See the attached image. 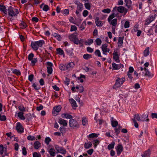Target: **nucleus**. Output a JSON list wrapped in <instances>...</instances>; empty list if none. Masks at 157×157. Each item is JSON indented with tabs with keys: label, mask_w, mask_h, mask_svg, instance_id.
<instances>
[{
	"label": "nucleus",
	"mask_w": 157,
	"mask_h": 157,
	"mask_svg": "<svg viewBox=\"0 0 157 157\" xmlns=\"http://www.w3.org/2000/svg\"><path fill=\"white\" fill-rule=\"evenodd\" d=\"M111 11V10L107 8L104 9L102 10V12L104 13H109Z\"/></svg>",
	"instance_id": "obj_63"
},
{
	"label": "nucleus",
	"mask_w": 157,
	"mask_h": 157,
	"mask_svg": "<svg viewBox=\"0 0 157 157\" xmlns=\"http://www.w3.org/2000/svg\"><path fill=\"white\" fill-rule=\"evenodd\" d=\"M114 130L116 133V135L118 136L120 132V130L121 128V126L120 125H118L117 127H114Z\"/></svg>",
	"instance_id": "obj_21"
},
{
	"label": "nucleus",
	"mask_w": 157,
	"mask_h": 157,
	"mask_svg": "<svg viewBox=\"0 0 157 157\" xmlns=\"http://www.w3.org/2000/svg\"><path fill=\"white\" fill-rule=\"evenodd\" d=\"M92 144L91 142L86 143L84 144V147L86 149H88L89 148L92 147Z\"/></svg>",
	"instance_id": "obj_40"
},
{
	"label": "nucleus",
	"mask_w": 157,
	"mask_h": 157,
	"mask_svg": "<svg viewBox=\"0 0 157 157\" xmlns=\"http://www.w3.org/2000/svg\"><path fill=\"white\" fill-rule=\"evenodd\" d=\"M133 122L134 123L135 127L137 128L138 127V124L136 121L137 120L138 121H141L140 116L138 114H135L134 115V118L132 119Z\"/></svg>",
	"instance_id": "obj_5"
},
{
	"label": "nucleus",
	"mask_w": 157,
	"mask_h": 157,
	"mask_svg": "<svg viewBox=\"0 0 157 157\" xmlns=\"http://www.w3.org/2000/svg\"><path fill=\"white\" fill-rule=\"evenodd\" d=\"M95 42L98 45L100 46L101 43V41L100 38H98L95 40Z\"/></svg>",
	"instance_id": "obj_47"
},
{
	"label": "nucleus",
	"mask_w": 157,
	"mask_h": 157,
	"mask_svg": "<svg viewBox=\"0 0 157 157\" xmlns=\"http://www.w3.org/2000/svg\"><path fill=\"white\" fill-rule=\"evenodd\" d=\"M149 48H147L144 51V56H147L149 54Z\"/></svg>",
	"instance_id": "obj_43"
},
{
	"label": "nucleus",
	"mask_w": 157,
	"mask_h": 157,
	"mask_svg": "<svg viewBox=\"0 0 157 157\" xmlns=\"http://www.w3.org/2000/svg\"><path fill=\"white\" fill-rule=\"evenodd\" d=\"M114 17V14H112L111 15H110L108 18V21L109 22H110L111 21Z\"/></svg>",
	"instance_id": "obj_60"
},
{
	"label": "nucleus",
	"mask_w": 157,
	"mask_h": 157,
	"mask_svg": "<svg viewBox=\"0 0 157 157\" xmlns=\"http://www.w3.org/2000/svg\"><path fill=\"white\" fill-rule=\"evenodd\" d=\"M4 147L2 144L0 145V154L2 155L3 153Z\"/></svg>",
	"instance_id": "obj_59"
},
{
	"label": "nucleus",
	"mask_w": 157,
	"mask_h": 157,
	"mask_svg": "<svg viewBox=\"0 0 157 157\" xmlns=\"http://www.w3.org/2000/svg\"><path fill=\"white\" fill-rule=\"evenodd\" d=\"M33 157H41V155L40 154H38L36 152H35L33 153Z\"/></svg>",
	"instance_id": "obj_64"
},
{
	"label": "nucleus",
	"mask_w": 157,
	"mask_h": 157,
	"mask_svg": "<svg viewBox=\"0 0 157 157\" xmlns=\"http://www.w3.org/2000/svg\"><path fill=\"white\" fill-rule=\"evenodd\" d=\"M82 123L83 126H86L88 124V121L86 117L82 118Z\"/></svg>",
	"instance_id": "obj_32"
},
{
	"label": "nucleus",
	"mask_w": 157,
	"mask_h": 157,
	"mask_svg": "<svg viewBox=\"0 0 157 157\" xmlns=\"http://www.w3.org/2000/svg\"><path fill=\"white\" fill-rule=\"evenodd\" d=\"M38 85V84H37L35 83H33V84L32 86L35 89L38 90L40 88L39 86H37Z\"/></svg>",
	"instance_id": "obj_53"
},
{
	"label": "nucleus",
	"mask_w": 157,
	"mask_h": 157,
	"mask_svg": "<svg viewBox=\"0 0 157 157\" xmlns=\"http://www.w3.org/2000/svg\"><path fill=\"white\" fill-rule=\"evenodd\" d=\"M0 10L1 12H3L4 13L7 14V9L6 7L4 5L0 4Z\"/></svg>",
	"instance_id": "obj_19"
},
{
	"label": "nucleus",
	"mask_w": 157,
	"mask_h": 157,
	"mask_svg": "<svg viewBox=\"0 0 157 157\" xmlns=\"http://www.w3.org/2000/svg\"><path fill=\"white\" fill-rule=\"evenodd\" d=\"M61 117L63 118H66L67 119H71L73 117L72 115L68 113H63L61 115Z\"/></svg>",
	"instance_id": "obj_17"
},
{
	"label": "nucleus",
	"mask_w": 157,
	"mask_h": 157,
	"mask_svg": "<svg viewBox=\"0 0 157 157\" xmlns=\"http://www.w3.org/2000/svg\"><path fill=\"white\" fill-rule=\"evenodd\" d=\"M51 140L49 137H47L45 139V143L48 145L49 144V143L51 142Z\"/></svg>",
	"instance_id": "obj_50"
},
{
	"label": "nucleus",
	"mask_w": 157,
	"mask_h": 157,
	"mask_svg": "<svg viewBox=\"0 0 157 157\" xmlns=\"http://www.w3.org/2000/svg\"><path fill=\"white\" fill-rule=\"evenodd\" d=\"M48 152H49L50 155L53 157L54 156L56 155L55 150L54 148H51L50 149Z\"/></svg>",
	"instance_id": "obj_29"
},
{
	"label": "nucleus",
	"mask_w": 157,
	"mask_h": 157,
	"mask_svg": "<svg viewBox=\"0 0 157 157\" xmlns=\"http://www.w3.org/2000/svg\"><path fill=\"white\" fill-rule=\"evenodd\" d=\"M18 109L19 110L21 111V112H25V109L23 106V105H21L18 106Z\"/></svg>",
	"instance_id": "obj_49"
},
{
	"label": "nucleus",
	"mask_w": 157,
	"mask_h": 157,
	"mask_svg": "<svg viewBox=\"0 0 157 157\" xmlns=\"http://www.w3.org/2000/svg\"><path fill=\"white\" fill-rule=\"evenodd\" d=\"M75 88L77 90V92H78L80 93L83 92L84 90V88L83 86H76L75 87Z\"/></svg>",
	"instance_id": "obj_26"
},
{
	"label": "nucleus",
	"mask_w": 157,
	"mask_h": 157,
	"mask_svg": "<svg viewBox=\"0 0 157 157\" xmlns=\"http://www.w3.org/2000/svg\"><path fill=\"white\" fill-rule=\"evenodd\" d=\"M123 150V147L122 145L120 144H118L116 148L117 155L118 156L119 155Z\"/></svg>",
	"instance_id": "obj_11"
},
{
	"label": "nucleus",
	"mask_w": 157,
	"mask_h": 157,
	"mask_svg": "<svg viewBox=\"0 0 157 157\" xmlns=\"http://www.w3.org/2000/svg\"><path fill=\"white\" fill-rule=\"evenodd\" d=\"M112 66L113 68V70H118L121 68H123L124 67L123 65L121 63L117 64L114 63H112Z\"/></svg>",
	"instance_id": "obj_9"
},
{
	"label": "nucleus",
	"mask_w": 157,
	"mask_h": 157,
	"mask_svg": "<svg viewBox=\"0 0 157 157\" xmlns=\"http://www.w3.org/2000/svg\"><path fill=\"white\" fill-rule=\"evenodd\" d=\"M7 10L9 16L12 17L16 16L19 13L18 9L14 8L11 6L9 7Z\"/></svg>",
	"instance_id": "obj_2"
},
{
	"label": "nucleus",
	"mask_w": 157,
	"mask_h": 157,
	"mask_svg": "<svg viewBox=\"0 0 157 157\" xmlns=\"http://www.w3.org/2000/svg\"><path fill=\"white\" fill-rule=\"evenodd\" d=\"M43 10L44 11L47 12L49 10V7L47 5H44L43 8Z\"/></svg>",
	"instance_id": "obj_56"
},
{
	"label": "nucleus",
	"mask_w": 157,
	"mask_h": 157,
	"mask_svg": "<svg viewBox=\"0 0 157 157\" xmlns=\"http://www.w3.org/2000/svg\"><path fill=\"white\" fill-rule=\"evenodd\" d=\"M143 73L144 74L145 76H147L149 77H152L153 76L146 68L145 69V71H144Z\"/></svg>",
	"instance_id": "obj_22"
},
{
	"label": "nucleus",
	"mask_w": 157,
	"mask_h": 157,
	"mask_svg": "<svg viewBox=\"0 0 157 157\" xmlns=\"http://www.w3.org/2000/svg\"><path fill=\"white\" fill-rule=\"evenodd\" d=\"M124 39V36L121 37H119L118 38V41L117 42V44L118 45V46H122V44H123V40Z\"/></svg>",
	"instance_id": "obj_23"
},
{
	"label": "nucleus",
	"mask_w": 157,
	"mask_h": 157,
	"mask_svg": "<svg viewBox=\"0 0 157 157\" xmlns=\"http://www.w3.org/2000/svg\"><path fill=\"white\" fill-rule=\"evenodd\" d=\"M95 54L96 56H98L99 57H101V52L99 51V50L98 49L96 50L95 52Z\"/></svg>",
	"instance_id": "obj_54"
},
{
	"label": "nucleus",
	"mask_w": 157,
	"mask_h": 157,
	"mask_svg": "<svg viewBox=\"0 0 157 157\" xmlns=\"http://www.w3.org/2000/svg\"><path fill=\"white\" fill-rule=\"evenodd\" d=\"M44 43V41L43 40L32 42L31 43V47L34 50L36 51L38 49L39 47H42Z\"/></svg>",
	"instance_id": "obj_1"
},
{
	"label": "nucleus",
	"mask_w": 157,
	"mask_h": 157,
	"mask_svg": "<svg viewBox=\"0 0 157 157\" xmlns=\"http://www.w3.org/2000/svg\"><path fill=\"white\" fill-rule=\"evenodd\" d=\"M57 53L60 55H64V52L60 48H58L56 49Z\"/></svg>",
	"instance_id": "obj_37"
},
{
	"label": "nucleus",
	"mask_w": 157,
	"mask_h": 157,
	"mask_svg": "<svg viewBox=\"0 0 157 157\" xmlns=\"http://www.w3.org/2000/svg\"><path fill=\"white\" fill-rule=\"evenodd\" d=\"M24 113L23 112H19L17 114L18 117L22 120H24L25 119V117L23 115Z\"/></svg>",
	"instance_id": "obj_28"
},
{
	"label": "nucleus",
	"mask_w": 157,
	"mask_h": 157,
	"mask_svg": "<svg viewBox=\"0 0 157 157\" xmlns=\"http://www.w3.org/2000/svg\"><path fill=\"white\" fill-rule=\"evenodd\" d=\"M148 115L146 114H143L141 116H140L141 118V121H149V119L147 118Z\"/></svg>",
	"instance_id": "obj_20"
},
{
	"label": "nucleus",
	"mask_w": 157,
	"mask_h": 157,
	"mask_svg": "<svg viewBox=\"0 0 157 157\" xmlns=\"http://www.w3.org/2000/svg\"><path fill=\"white\" fill-rule=\"evenodd\" d=\"M36 138L35 136H31L30 135L29 136L27 137V139L29 140L33 141L35 140Z\"/></svg>",
	"instance_id": "obj_51"
},
{
	"label": "nucleus",
	"mask_w": 157,
	"mask_h": 157,
	"mask_svg": "<svg viewBox=\"0 0 157 157\" xmlns=\"http://www.w3.org/2000/svg\"><path fill=\"white\" fill-rule=\"evenodd\" d=\"M111 125L113 127L117 126L119 125L118 122L116 120H112L111 121Z\"/></svg>",
	"instance_id": "obj_35"
},
{
	"label": "nucleus",
	"mask_w": 157,
	"mask_h": 157,
	"mask_svg": "<svg viewBox=\"0 0 157 157\" xmlns=\"http://www.w3.org/2000/svg\"><path fill=\"white\" fill-rule=\"evenodd\" d=\"M100 18L99 17H96L95 19V21L96 25L98 27H101L103 24L102 21H99Z\"/></svg>",
	"instance_id": "obj_15"
},
{
	"label": "nucleus",
	"mask_w": 157,
	"mask_h": 157,
	"mask_svg": "<svg viewBox=\"0 0 157 157\" xmlns=\"http://www.w3.org/2000/svg\"><path fill=\"white\" fill-rule=\"evenodd\" d=\"M54 147L57 151V153H60L62 154H65L66 153L67 151L63 147L57 145H55Z\"/></svg>",
	"instance_id": "obj_6"
},
{
	"label": "nucleus",
	"mask_w": 157,
	"mask_h": 157,
	"mask_svg": "<svg viewBox=\"0 0 157 157\" xmlns=\"http://www.w3.org/2000/svg\"><path fill=\"white\" fill-rule=\"evenodd\" d=\"M113 58L117 63H119L120 60L119 59V55L117 52L114 51L113 53Z\"/></svg>",
	"instance_id": "obj_13"
},
{
	"label": "nucleus",
	"mask_w": 157,
	"mask_h": 157,
	"mask_svg": "<svg viewBox=\"0 0 157 157\" xmlns=\"http://www.w3.org/2000/svg\"><path fill=\"white\" fill-rule=\"evenodd\" d=\"M34 56V54L31 53H30L28 56V59L29 60L31 61L32 60L33 57Z\"/></svg>",
	"instance_id": "obj_48"
},
{
	"label": "nucleus",
	"mask_w": 157,
	"mask_h": 157,
	"mask_svg": "<svg viewBox=\"0 0 157 157\" xmlns=\"http://www.w3.org/2000/svg\"><path fill=\"white\" fill-rule=\"evenodd\" d=\"M130 24L129 22L128 21H126L125 22L124 24V27L125 28H127L129 27Z\"/></svg>",
	"instance_id": "obj_58"
},
{
	"label": "nucleus",
	"mask_w": 157,
	"mask_h": 157,
	"mask_svg": "<svg viewBox=\"0 0 157 157\" xmlns=\"http://www.w3.org/2000/svg\"><path fill=\"white\" fill-rule=\"evenodd\" d=\"M125 81V78H124L123 77L120 78L118 77L116 80L115 83L113 86V89H117L118 88L120 87Z\"/></svg>",
	"instance_id": "obj_3"
},
{
	"label": "nucleus",
	"mask_w": 157,
	"mask_h": 157,
	"mask_svg": "<svg viewBox=\"0 0 157 157\" xmlns=\"http://www.w3.org/2000/svg\"><path fill=\"white\" fill-rule=\"evenodd\" d=\"M53 35L54 37L56 38V39L59 41L61 40L62 37L60 35L56 33H53Z\"/></svg>",
	"instance_id": "obj_31"
},
{
	"label": "nucleus",
	"mask_w": 157,
	"mask_h": 157,
	"mask_svg": "<svg viewBox=\"0 0 157 157\" xmlns=\"http://www.w3.org/2000/svg\"><path fill=\"white\" fill-rule=\"evenodd\" d=\"M117 8V10L119 12L122 13L124 12V11L125 8L124 7L119 6L117 7H115L114 8L113 10H115Z\"/></svg>",
	"instance_id": "obj_18"
},
{
	"label": "nucleus",
	"mask_w": 157,
	"mask_h": 157,
	"mask_svg": "<svg viewBox=\"0 0 157 157\" xmlns=\"http://www.w3.org/2000/svg\"><path fill=\"white\" fill-rule=\"evenodd\" d=\"M6 119V117L5 116V115H3L2 116L0 114V120L2 121H5Z\"/></svg>",
	"instance_id": "obj_62"
},
{
	"label": "nucleus",
	"mask_w": 157,
	"mask_h": 157,
	"mask_svg": "<svg viewBox=\"0 0 157 157\" xmlns=\"http://www.w3.org/2000/svg\"><path fill=\"white\" fill-rule=\"evenodd\" d=\"M34 78V75L33 74H31L29 75L28 77V80L30 82H32Z\"/></svg>",
	"instance_id": "obj_61"
},
{
	"label": "nucleus",
	"mask_w": 157,
	"mask_h": 157,
	"mask_svg": "<svg viewBox=\"0 0 157 157\" xmlns=\"http://www.w3.org/2000/svg\"><path fill=\"white\" fill-rule=\"evenodd\" d=\"M115 142H112L111 144H109L108 146V149L109 150H111L114 147Z\"/></svg>",
	"instance_id": "obj_42"
},
{
	"label": "nucleus",
	"mask_w": 157,
	"mask_h": 157,
	"mask_svg": "<svg viewBox=\"0 0 157 157\" xmlns=\"http://www.w3.org/2000/svg\"><path fill=\"white\" fill-rule=\"evenodd\" d=\"M93 42V40L92 39H89L87 41L85 42L86 45H90Z\"/></svg>",
	"instance_id": "obj_39"
},
{
	"label": "nucleus",
	"mask_w": 157,
	"mask_h": 157,
	"mask_svg": "<svg viewBox=\"0 0 157 157\" xmlns=\"http://www.w3.org/2000/svg\"><path fill=\"white\" fill-rule=\"evenodd\" d=\"M92 57V55L88 54H85L83 56V58L86 60H88Z\"/></svg>",
	"instance_id": "obj_38"
},
{
	"label": "nucleus",
	"mask_w": 157,
	"mask_h": 157,
	"mask_svg": "<svg viewBox=\"0 0 157 157\" xmlns=\"http://www.w3.org/2000/svg\"><path fill=\"white\" fill-rule=\"evenodd\" d=\"M98 135L96 133H92L89 135L87 137L88 138H93L94 137H97Z\"/></svg>",
	"instance_id": "obj_45"
},
{
	"label": "nucleus",
	"mask_w": 157,
	"mask_h": 157,
	"mask_svg": "<svg viewBox=\"0 0 157 157\" xmlns=\"http://www.w3.org/2000/svg\"><path fill=\"white\" fill-rule=\"evenodd\" d=\"M90 4V3H85L84 6L86 9L90 10L91 7Z\"/></svg>",
	"instance_id": "obj_46"
},
{
	"label": "nucleus",
	"mask_w": 157,
	"mask_h": 157,
	"mask_svg": "<svg viewBox=\"0 0 157 157\" xmlns=\"http://www.w3.org/2000/svg\"><path fill=\"white\" fill-rule=\"evenodd\" d=\"M77 9L79 11H82L84 9L83 4L82 3L79 4V5H78V6H77Z\"/></svg>",
	"instance_id": "obj_36"
},
{
	"label": "nucleus",
	"mask_w": 157,
	"mask_h": 157,
	"mask_svg": "<svg viewBox=\"0 0 157 157\" xmlns=\"http://www.w3.org/2000/svg\"><path fill=\"white\" fill-rule=\"evenodd\" d=\"M61 109V108L60 105L54 107L53 108L52 112L53 115L54 116H56L57 115L59 112L60 111Z\"/></svg>",
	"instance_id": "obj_7"
},
{
	"label": "nucleus",
	"mask_w": 157,
	"mask_h": 157,
	"mask_svg": "<svg viewBox=\"0 0 157 157\" xmlns=\"http://www.w3.org/2000/svg\"><path fill=\"white\" fill-rule=\"evenodd\" d=\"M69 124L70 127L73 129H77L79 127V124L78 121L75 119H70Z\"/></svg>",
	"instance_id": "obj_4"
},
{
	"label": "nucleus",
	"mask_w": 157,
	"mask_h": 157,
	"mask_svg": "<svg viewBox=\"0 0 157 157\" xmlns=\"http://www.w3.org/2000/svg\"><path fill=\"white\" fill-rule=\"evenodd\" d=\"M77 30V28L74 25H72L71 26L70 31L71 32L76 31Z\"/></svg>",
	"instance_id": "obj_55"
},
{
	"label": "nucleus",
	"mask_w": 157,
	"mask_h": 157,
	"mask_svg": "<svg viewBox=\"0 0 157 157\" xmlns=\"http://www.w3.org/2000/svg\"><path fill=\"white\" fill-rule=\"evenodd\" d=\"M40 143L38 141H36L34 143V147L35 149H38L40 146Z\"/></svg>",
	"instance_id": "obj_27"
},
{
	"label": "nucleus",
	"mask_w": 157,
	"mask_h": 157,
	"mask_svg": "<svg viewBox=\"0 0 157 157\" xmlns=\"http://www.w3.org/2000/svg\"><path fill=\"white\" fill-rule=\"evenodd\" d=\"M31 61V63L32 66H34L35 65V63H36L37 61V59L36 58H34Z\"/></svg>",
	"instance_id": "obj_57"
},
{
	"label": "nucleus",
	"mask_w": 157,
	"mask_h": 157,
	"mask_svg": "<svg viewBox=\"0 0 157 157\" xmlns=\"http://www.w3.org/2000/svg\"><path fill=\"white\" fill-rule=\"evenodd\" d=\"M156 14L154 15H150L146 20L145 25H147L154 20Z\"/></svg>",
	"instance_id": "obj_8"
},
{
	"label": "nucleus",
	"mask_w": 157,
	"mask_h": 157,
	"mask_svg": "<svg viewBox=\"0 0 157 157\" xmlns=\"http://www.w3.org/2000/svg\"><path fill=\"white\" fill-rule=\"evenodd\" d=\"M125 2L126 3V5L128 8H130L131 7L132 2L131 0H125Z\"/></svg>",
	"instance_id": "obj_33"
},
{
	"label": "nucleus",
	"mask_w": 157,
	"mask_h": 157,
	"mask_svg": "<svg viewBox=\"0 0 157 157\" xmlns=\"http://www.w3.org/2000/svg\"><path fill=\"white\" fill-rule=\"evenodd\" d=\"M69 101L71 105L73 108L74 109H75L78 106L75 101L73 99H69Z\"/></svg>",
	"instance_id": "obj_14"
},
{
	"label": "nucleus",
	"mask_w": 157,
	"mask_h": 157,
	"mask_svg": "<svg viewBox=\"0 0 157 157\" xmlns=\"http://www.w3.org/2000/svg\"><path fill=\"white\" fill-rule=\"evenodd\" d=\"M12 72L15 74L17 75H19L21 74V73L20 71L17 69H14L12 70Z\"/></svg>",
	"instance_id": "obj_44"
},
{
	"label": "nucleus",
	"mask_w": 157,
	"mask_h": 157,
	"mask_svg": "<svg viewBox=\"0 0 157 157\" xmlns=\"http://www.w3.org/2000/svg\"><path fill=\"white\" fill-rule=\"evenodd\" d=\"M151 154V151L150 149L145 151L143 154H142L141 156L142 157H150Z\"/></svg>",
	"instance_id": "obj_16"
},
{
	"label": "nucleus",
	"mask_w": 157,
	"mask_h": 157,
	"mask_svg": "<svg viewBox=\"0 0 157 157\" xmlns=\"http://www.w3.org/2000/svg\"><path fill=\"white\" fill-rule=\"evenodd\" d=\"M107 45L105 44H102L101 46V49L103 52V54L106 55V51L107 50Z\"/></svg>",
	"instance_id": "obj_24"
},
{
	"label": "nucleus",
	"mask_w": 157,
	"mask_h": 157,
	"mask_svg": "<svg viewBox=\"0 0 157 157\" xmlns=\"http://www.w3.org/2000/svg\"><path fill=\"white\" fill-rule=\"evenodd\" d=\"M47 69L48 73L49 74H51L52 72V68L50 67H47Z\"/></svg>",
	"instance_id": "obj_52"
},
{
	"label": "nucleus",
	"mask_w": 157,
	"mask_h": 157,
	"mask_svg": "<svg viewBox=\"0 0 157 157\" xmlns=\"http://www.w3.org/2000/svg\"><path fill=\"white\" fill-rule=\"evenodd\" d=\"M69 38L71 41H73V42L78 39L76 37V36L74 34L71 35L69 36Z\"/></svg>",
	"instance_id": "obj_25"
},
{
	"label": "nucleus",
	"mask_w": 157,
	"mask_h": 157,
	"mask_svg": "<svg viewBox=\"0 0 157 157\" xmlns=\"http://www.w3.org/2000/svg\"><path fill=\"white\" fill-rule=\"evenodd\" d=\"M74 65L75 64L73 62H71L69 63L68 64H67V66H66V67L67 70H68L73 67Z\"/></svg>",
	"instance_id": "obj_30"
},
{
	"label": "nucleus",
	"mask_w": 157,
	"mask_h": 157,
	"mask_svg": "<svg viewBox=\"0 0 157 157\" xmlns=\"http://www.w3.org/2000/svg\"><path fill=\"white\" fill-rule=\"evenodd\" d=\"M16 129L17 132L19 133H21L24 132V128L21 124L19 122L17 123Z\"/></svg>",
	"instance_id": "obj_10"
},
{
	"label": "nucleus",
	"mask_w": 157,
	"mask_h": 157,
	"mask_svg": "<svg viewBox=\"0 0 157 157\" xmlns=\"http://www.w3.org/2000/svg\"><path fill=\"white\" fill-rule=\"evenodd\" d=\"M66 51L68 56L71 57L73 56L74 54L72 51V50H71L68 49H66Z\"/></svg>",
	"instance_id": "obj_34"
},
{
	"label": "nucleus",
	"mask_w": 157,
	"mask_h": 157,
	"mask_svg": "<svg viewBox=\"0 0 157 157\" xmlns=\"http://www.w3.org/2000/svg\"><path fill=\"white\" fill-rule=\"evenodd\" d=\"M58 122L61 125H62L63 126H67V121L62 118L59 119Z\"/></svg>",
	"instance_id": "obj_12"
},
{
	"label": "nucleus",
	"mask_w": 157,
	"mask_h": 157,
	"mask_svg": "<svg viewBox=\"0 0 157 157\" xmlns=\"http://www.w3.org/2000/svg\"><path fill=\"white\" fill-rule=\"evenodd\" d=\"M117 18H115L111 21L110 24L113 26H115L117 24Z\"/></svg>",
	"instance_id": "obj_41"
}]
</instances>
